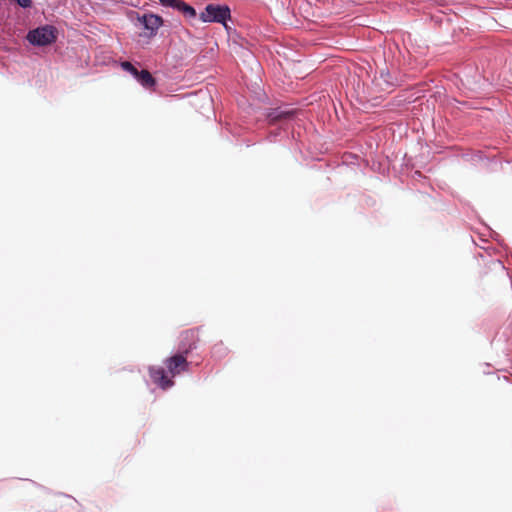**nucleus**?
I'll return each instance as SVG.
<instances>
[{
    "instance_id": "2",
    "label": "nucleus",
    "mask_w": 512,
    "mask_h": 512,
    "mask_svg": "<svg viewBox=\"0 0 512 512\" xmlns=\"http://www.w3.org/2000/svg\"><path fill=\"white\" fill-rule=\"evenodd\" d=\"M56 29L53 26L45 25L29 31L27 40L37 46H46L56 40Z\"/></svg>"
},
{
    "instance_id": "11",
    "label": "nucleus",
    "mask_w": 512,
    "mask_h": 512,
    "mask_svg": "<svg viewBox=\"0 0 512 512\" xmlns=\"http://www.w3.org/2000/svg\"><path fill=\"white\" fill-rule=\"evenodd\" d=\"M17 4L23 8H28L31 6L32 1L31 0H15Z\"/></svg>"
},
{
    "instance_id": "4",
    "label": "nucleus",
    "mask_w": 512,
    "mask_h": 512,
    "mask_svg": "<svg viewBox=\"0 0 512 512\" xmlns=\"http://www.w3.org/2000/svg\"><path fill=\"white\" fill-rule=\"evenodd\" d=\"M132 15H135V19L138 23L148 31L149 36L156 35L157 30L163 25L162 17L153 13H144L141 15L137 12H132Z\"/></svg>"
},
{
    "instance_id": "9",
    "label": "nucleus",
    "mask_w": 512,
    "mask_h": 512,
    "mask_svg": "<svg viewBox=\"0 0 512 512\" xmlns=\"http://www.w3.org/2000/svg\"><path fill=\"white\" fill-rule=\"evenodd\" d=\"M122 68L131 73L133 76H138V70L136 67H134L130 62L125 61L121 63Z\"/></svg>"
},
{
    "instance_id": "1",
    "label": "nucleus",
    "mask_w": 512,
    "mask_h": 512,
    "mask_svg": "<svg viewBox=\"0 0 512 512\" xmlns=\"http://www.w3.org/2000/svg\"><path fill=\"white\" fill-rule=\"evenodd\" d=\"M164 364L170 374V377L165 369L159 366L151 367L149 369V374L156 385L166 390L174 385V381L172 380L173 377L181 374L182 372L188 371L189 362L187 361V354L179 351L175 355L166 358Z\"/></svg>"
},
{
    "instance_id": "3",
    "label": "nucleus",
    "mask_w": 512,
    "mask_h": 512,
    "mask_svg": "<svg viewBox=\"0 0 512 512\" xmlns=\"http://www.w3.org/2000/svg\"><path fill=\"white\" fill-rule=\"evenodd\" d=\"M200 19L203 22H217L226 25V21L230 19V8L226 5L209 4L200 13Z\"/></svg>"
},
{
    "instance_id": "12",
    "label": "nucleus",
    "mask_w": 512,
    "mask_h": 512,
    "mask_svg": "<svg viewBox=\"0 0 512 512\" xmlns=\"http://www.w3.org/2000/svg\"><path fill=\"white\" fill-rule=\"evenodd\" d=\"M221 349H223L221 345L214 346L213 351H214V353H216L217 350H221Z\"/></svg>"
},
{
    "instance_id": "10",
    "label": "nucleus",
    "mask_w": 512,
    "mask_h": 512,
    "mask_svg": "<svg viewBox=\"0 0 512 512\" xmlns=\"http://www.w3.org/2000/svg\"><path fill=\"white\" fill-rule=\"evenodd\" d=\"M159 1L163 6L172 7L176 10H177V7L179 6V4L182 2V0H159Z\"/></svg>"
},
{
    "instance_id": "8",
    "label": "nucleus",
    "mask_w": 512,
    "mask_h": 512,
    "mask_svg": "<svg viewBox=\"0 0 512 512\" xmlns=\"http://www.w3.org/2000/svg\"><path fill=\"white\" fill-rule=\"evenodd\" d=\"M292 112H273L269 114V119L271 122H278L282 119H288L292 116Z\"/></svg>"
},
{
    "instance_id": "5",
    "label": "nucleus",
    "mask_w": 512,
    "mask_h": 512,
    "mask_svg": "<svg viewBox=\"0 0 512 512\" xmlns=\"http://www.w3.org/2000/svg\"><path fill=\"white\" fill-rule=\"evenodd\" d=\"M198 340V333L195 330L190 329L184 331L181 335L179 351L188 355L192 350L196 348Z\"/></svg>"
},
{
    "instance_id": "6",
    "label": "nucleus",
    "mask_w": 512,
    "mask_h": 512,
    "mask_svg": "<svg viewBox=\"0 0 512 512\" xmlns=\"http://www.w3.org/2000/svg\"><path fill=\"white\" fill-rule=\"evenodd\" d=\"M138 82L145 88H152L156 84L155 78L148 70L138 71V76H134Z\"/></svg>"
},
{
    "instance_id": "7",
    "label": "nucleus",
    "mask_w": 512,
    "mask_h": 512,
    "mask_svg": "<svg viewBox=\"0 0 512 512\" xmlns=\"http://www.w3.org/2000/svg\"><path fill=\"white\" fill-rule=\"evenodd\" d=\"M177 10L188 18H194L196 16V10L192 6L185 3L184 1H182L179 4V6L177 7Z\"/></svg>"
}]
</instances>
